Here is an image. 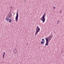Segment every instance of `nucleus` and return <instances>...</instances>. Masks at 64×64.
<instances>
[{"instance_id":"f257e3e1","label":"nucleus","mask_w":64,"mask_h":64,"mask_svg":"<svg viewBox=\"0 0 64 64\" xmlns=\"http://www.w3.org/2000/svg\"><path fill=\"white\" fill-rule=\"evenodd\" d=\"M45 16H46V12H44L42 17L40 19V20L42 21L43 23H44L45 21Z\"/></svg>"},{"instance_id":"f03ea898","label":"nucleus","mask_w":64,"mask_h":64,"mask_svg":"<svg viewBox=\"0 0 64 64\" xmlns=\"http://www.w3.org/2000/svg\"><path fill=\"white\" fill-rule=\"evenodd\" d=\"M36 34H35V36H36V34H38V32H39L40 31V29L39 28V27L37 26H36Z\"/></svg>"},{"instance_id":"7ed1b4c3","label":"nucleus","mask_w":64,"mask_h":64,"mask_svg":"<svg viewBox=\"0 0 64 64\" xmlns=\"http://www.w3.org/2000/svg\"><path fill=\"white\" fill-rule=\"evenodd\" d=\"M19 17V14H18V11L16 13V22H18V17Z\"/></svg>"},{"instance_id":"20e7f679","label":"nucleus","mask_w":64,"mask_h":64,"mask_svg":"<svg viewBox=\"0 0 64 64\" xmlns=\"http://www.w3.org/2000/svg\"><path fill=\"white\" fill-rule=\"evenodd\" d=\"M45 39L46 40V43L45 45L46 46H48L49 44V42H48V38H45Z\"/></svg>"},{"instance_id":"39448f33","label":"nucleus","mask_w":64,"mask_h":64,"mask_svg":"<svg viewBox=\"0 0 64 64\" xmlns=\"http://www.w3.org/2000/svg\"><path fill=\"white\" fill-rule=\"evenodd\" d=\"M44 40V38L42 39V41L41 42V44H44V43H45V40Z\"/></svg>"},{"instance_id":"423d86ee","label":"nucleus","mask_w":64,"mask_h":64,"mask_svg":"<svg viewBox=\"0 0 64 64\" xmlns=\"http://www.w3.org/2000/svg\"><path fill=\"white\" fill-rule=\"evenodd\" d=\"M48 38V40L50 41V40H51V38H52L49 36L48 38Z\"/></svg>"},{"instance_id":"0eeeda50","label":"nucleus","mask_w":64,"mask_h":64,"mask_svg":"<svg viewBox=\"0 0 64 64\" xmlns=\"http://www.w3.org/2000/svg\"><path fill=\"white\" fill-rule=\"evenodd\" d=\"M6 55V54L5 53V52L4 53V54L2 55V57L3 58H4V56H5V55Z\"/></svg>"},{"instance_id":"6e6552de","label":"nucleus","mask_w":64,"mask_h":64,"mask_svg":"<svg viewBox=\"0 0 64 64\" xmlns=\"http://www.w3.org/2000/svg\"><path fill=\"white\" fill-rule=\"evenodd\" d=\"M6 21H8L9 20V18H8V17L6 18Z\"/></svg>"},{"instance_id":"1a4fd4ad","label":"nucleus","mask_w":64,"mask_h":64,"mask_svg":"<svg viewBox=\"0 0 64 64\" xmlns=\"http://www.w3.org/2000/svg\"><path fill=\"white\" fill-rule=\"evenodd\" d=\"M50 36L52 38L53 37V34L52 33V32Z\"/></svg>"},{"instance_id":"9d476101","label":"nucleus","mask_w":64,"mask_h":64,"mask_svg":"<svg viewBox=\"0 0 64 64\" xmlns=\"http://www.w3.org/2000/svg\"><path fill=\"white\" fill-rule=\"evenodd\" d=\"M11 16H12V15H11V14H10L8 15V17H9V18H11Z\"/></svg>"},{"instance_id":"9b49d317","label":"nucleus","mask_w":64,"mask_h":64,"mask_svg":"<svg viewBox=\"0 0 64 64\" xmlns=\"http://www.w3.org/2000/svg\"><path fill=\"white\" fill-rule=\"evenodd\" d=\"M8 21H9V22H10V23H11V22H12V20H11V19H10V20H9Z\"/></svg>"},{"instance_id":"f8f14e48","label":"nucleus","mask_w":64,"mask_h":64,"mask_svg":"<svg viewBox=\"0 0 64 64\" xmlns=\"http://www.w3.org/2000/svg\"><path fill=\"white\" fill-rule=\"evenodd\" d=\"M17 52V50H16V51H15L14 52V54H16V52Z\"/></svg>"},{"instance_id":"ddd939ff","label":"nucleus","mask_w":64,"mask_h":64,"mask_svg":"<svg viewBox=\"0 0 64 64\" xmlns=\"http://www.w3.org/2000/svg\"><path fill=\"white\" fill-rule=\"evenodd\" d=\"M59 22H60V21H59V20L56 23V24H59Z\"/></svg>"},{"instance_id":"4468645a","label":"nucleus","mask_w":64,"mask_h":64,"mask_svg":"<svg viewBox=\"0 0 64 64\" xmlns=\"http://www.w3.org/2000/svg\"><path fill=\"white\" fill-rule=\"evenodd\" d=\"M16 49L14 50V52H15V51H16Z\"/></svg>"},{"instance_id":"2eb2a0df","label":"nucleus","mask_w":64,"mask_h":64,"mask_svg":"<svg viewBox=\"0 0 64 64\" xmlns=\"http://www.w3.org/2000/svg\"><path fill=\"white\" fill-rule=\"evenodd\" d=\"M56 8L55 7H54V9H55V8Z\"/></svg>"},{"instance_id":"dca6fc26","label":"nucleus","mask_w":64,"mask_h":64,"mask_svg":"<svg viewBox=\"0 0 64 64\" xmlns=\"http://www.w3.org/2000/svg\"><path fill=\"white\" fill-rule=\"evenodd\" d=\"M10 13H11V11H10Z\"/></svg>"},{"instance_id":"f3484780","label":"nucleus","mask_w":64,"mask_h":64,"mask_svg":"<svg viewBox=\"0 0 64 64\" xmlns=\"http://www.w3.org/2000/svg\"><path fill=\"white\" fill-rule=\"evenodd\" d=\"M62 12L61 10H60V12Z\"/></svg>"},{"instance_id":"a211bd4d","label":"nucleus","mask_w":64,"mask_h":64,"mask_svg":"<svg viewBox=\"0 0 64 64\" xmlns=\"http://www.w3.org/2000/svg\"><path fill=\"white\" fill-rule=\"evenodd\" d=\"M11 8V9H12V7H11V8Z\"/></svg>"},{"instance_id":"6ab92c4d","label":"nucleus","mask_w":64,"mask_h":64,"mask_svg":"<svg viewBox=\"0 0 64 64\" xmlns=\"http://www.w3.org/2000/svg\"><path fill=\"white\" fill-rule=\"evenodd\" d=\"M63 52V51H62V52H61V53H62V52Z\"/></svg>"}]
</instances>
